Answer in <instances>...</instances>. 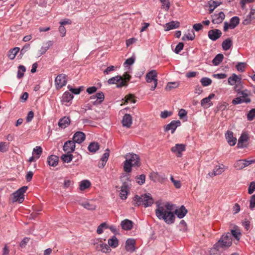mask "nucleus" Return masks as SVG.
<instances>
[{
  "mask_svg": "<svg viewBox=\"0 0 255 255\" xmlns=\"http://www.w3.org/2000/svg\"><path fill=\"white\" fill-rule=\"evenodd\" d=\"M172 209L173 205L169 202L163 204L156 203L155 213L158 219L163 220L166 224L171 225L174 223L176 218Z\"/></svg>",
  "mask_w": 255,
  "mask_h": 255,
  "instance_id": "f257e3e1",
  "label": "nucleus"
},
{
  "mask_svg": "<svg viewBox=\"0 0 255 255\" xmlns=\"http://www.w3.org/2000/svg\"><path fill=\"white\" fill-rule=\"evenodd\" d=\"M233 240L229 232L222 235L219 240L211 249V252L214 255L221 254L223 251L228 250L232 245Z\"/></svg>",
  "mask_w": 255,
  "mask_h": 255,
  "instance_id": "f03ea898",
  "label": "nucleus"
},
{
  "mask_svg": "<svg viewBox=\"0 0 255 255\" xmlns=\"http://www.w3.org/2000/svg\"><path fill=\"white\" fill-rule=\"evenodd\" d=\"M126 160L124 162V170L127 173L131 171L132 167H139L140 158L137 154L128 153L125 156Z\"/></svg>",
  "mask_w": 255,
  "mask_h": 255,
  "instance_id": "7ed1b4c3",
  "label": "nucleus"
},
{
  "mask_svg": "<svg viewBox=\"0 0 255 255\" xmlns=\"http://www.w3.org/2000/svg\"><path fill=\"white\" fill-rule=\"evenodd\" d=\"M27 189V187L24 186L19 188L15 192L13 193L12 196V202H17L19 203H21L23 202L24 193H25Z\"/></svg>",
  "mask_w": 255,
  "mask_h": 255,
  "instance_id": "20e7f679",
  "label": "nucleus"
},
{
  "mask_svg": "<svg viewBox=\"0 0 255 255\" xmlns=\"http://www.w3.org/2000/svg\"><path fill=\"white\" fill-rule=\"evenodd\" d=\"M157 77V72L155 70H153L148 72L145 76L146 81L147 83H151L152 81L154 85L150 88L151 91L155 90L157 85V79L156 78Z\"/></svg>",
  "mask_w": 255,
  "mask_h": 255,
  "instance_id": "39448f33",
  "label": "nucleus"
},
{
  "mask_svg": "<svg viewBox=\"0 0 255 255\" xmlns=\"http://www.w3.org/2000/svg\"><path fill=\"white\" fill-rule=\"evenodd\" d=\"M180 126L181 122L179 120L172 121L169 124L164 126V131L167 132L170 130L171 133L173 134L174 133L177 128Z\"/></svg>",
  "mask_w": 255,
  "mask_h": 255,
  "instance_id": "423d86ee",
  "label": "nucleus"
},
{
  "mask_svg": "<svg viewBox=\"0 0 255 255\" xmlns=\"http://www.w3.org/2000/svg\"><path fill=\"white\" fill-rule=\"evenodd\" d=\"M67 76L64 74H61L57 76L55 80V86L57 89H61L65 86L67 83Z\"/></svg>",
  "mask_w": 255,
  "mask_h": 255,
  "instance_id": "0eeeda50",
  "label": "nucleus"
},
{
  "mask_svg": "<svg viewBox=\"0 0 255 255\" xmlns=\"http://www.w3.org/2000/svg\"><path fill=\"white\" fill-rule=\"evenodd\" d=\"M249 139V136L248 132L247 131H243L239 138L237 144L238 148H243L247 147V145L244 143L247 142Z\"/></svg>",
  "mask_w": 255,
  "mask_h": 255,
  "instance_id": "6e6552de",
  "label": "nucleus"
},
{
  "mask_svg": "<svg viewBox=\"0 0 255 255\" xmlns=\"http://www.w3.org/2000/svg\"><path fill=\"white\" fill-rule=\"evenodd\" d=\"M104 99L105 96L102 92H98L95 95L91 96L90 98V100H95L92 102V104L95 106L100 105L104 101Z\"/></svg>",
  "mask_w": 255,
  "mask_h": 255,
  "instance_id": "1a4fd4ad",
  "label": "nucleus"
},
{
  "mask_svg": "<svg viewBox=\"0 0 255 255\" xmlns=\"http://www.w3.org/2000/svg\"><path fill=\"white\" fill-rule=\"evenodd\" d=\"M212 18V22L213 24H220L221 23L225 18V15L222 11L218 13H215L211 15Z\"/></svg>",
  "mask_w": 255,
  "mask_h": 255,
  "instance_id": "9d476101",
  "label": "nucleus"
},
{
  "mask_svg": "<svg viewBox=\"0 0 255 255\" xmlns=\"http://www.w3.org/2000/svg\"><path fill=\"white\" fill-rule=\"evenodd\" d=\"M185 150V145L184 144H176L174 146L171 148V151L176 153L178 157H181L182 155V152Z\"/></svg>",
  "mask_w": 255,
  "mask_h": 255,
  "instance_id": "9b49d317",
  "label": "nucleus"
},
{
  "mask_svg": "<svg viewBox=\"0 0 255 255\" xmlns=\"http://www.w3.org/2000/svg\"><path fill=\"white\" fill-rule=\"evenodd\" d=\"M222 34V31L218 29L210 30L208 32V37L212 41H216L219 39Z\"/></svg>",
  "mask_w": 255,
  "mask_h": 255,
  "instance_id": "f8f14e48",
  "label": "nucleus"
},
{
  "mask_svg": "<svg viewBox=\"0 0 255 255\" xmlns=\"http://www.w3.org/2000/svg\"><path fill=\"white\" fill-rule=\"evenodd\" d=\"M75 149V143L74 141L69 140L66 141L63 145V149L67 153H72Z\"/></svg>",
  "mask_w": 255,
  "mask_h": 255,
  "instance_id": "ddd939ff",
  "label": "nucleus"
},
{
  "mask_svg": "<svg viewBox=\"0 0 255 255\" xmlns=\"http://www.w3.org/2000/svg\"><path fill=\"white\" fill-rule=\"evenodd\" d=\"M143 204L145 207H147L151 206L153 203V199L151 197L150 194H142Z\"/></svg>",
  "mask_w": 255,
  "mask_h": 255,
  "instance_id": "4468645a",
  "label": "nucleus"
},
{
  "mask_svg": "<svg viewBox=\"0 0 255 255\" xmlns=\"http://www.w3.org/2000/svg\"><path fill=\"white\" fill-rule=\"evenodd\" d=\"M72 139L75 143H81L85 139V134L82 131H77L74 133Z\"/></svg>",
  "mask_w": 255,
  "mask_h": 255,
  "instance_id": "2eb2a0df",
  "label": "nucleus"
},
{
  "mask_svg": "<svg viewBox=\"0 0 255 255\" xmlns=\"http://www.w3.org/2000/svg\"><path fill=\"white\" fill-rule=\"evenodd\" d=\"M122 124L124 127L129 128L132 123V118L130 115L126 114L123 118Z\"/></svg>",
  "mask_w": 255,
  "mask_h": 255,
  "instance_id": "dca6fc26",
  "label": "nucleus"
},
{
  "mask_svg": "<svg viewBox=\"0 0 255 255\" xmlns=\"http://www.w3.org/2000/svg\"><path fill=\"white\" fill-rule=\"evenodd\" d=\"M226 138L228 143L231 146H234L237 142V138L233 136V132L232 131L228 130L225 133Z\"/></svg>",
  "mask_w": 255,
  "mask_h": 255,
  "instance_id": "f3484780",
  "label": "nucleus"
},
{
  "mask_svg": "<svg viewBox=\"0 0 255 255\" xmlns=\"http://www.w3.org/2000/svg\"><path fill=\"white\" fill-rule=\"evenodd\" d=\"M187 212L188 211L184 205H182L179 209H177L174 211V215H177L179 219L184 217Z\"/></svg>",
  "mask_w": 255,
  "mask_h": 255,
  "instance_id": "a211bd4d",
  "label": "nucleus"
},
{
  "mask_svg": "<svg viewBox=\"0 0 255 255\" xmlns=\"http://www.w3.org/2000/svg\"><path fill=\"white\" fill-rule=\"evenodd\" d=\"M135 241L133 239H128L126 242V250L128 252H133L135 251Z\"/></svg>",
  "mask_w": 255,
  "mask_h": 255,
  "instance_id": "6ab92c4d",
  "label": "nucleus"
},
{
  "mask_svg": "<svg viewBox=\"0 0 255 255\" xmlns=\"http://www.w3.org/2000/svg\"><path fill=\"white\" fill-rule=\"evenodd\" d=\"M215 96L213 93L210 94L208 97L203 99L201 101V105L204 108H207L211 106L213 104L211 102V100Z\"/></svg>",
  "mask_w": 255,
  "mask_h": 255,
  "instance_id": "aec40b11",
  "label": "nucleus"
},
{
  "mask_svg": "<svg viewBox=\"0 0 255 255\" xmlns=\"http://www.w3.org/2000/svg\"><path fill=\"white\" fill-rule=\"evenodd\" d=\"M133 223L131 220L125 219L121 223L122 228L125 231H129L133 228Z\"/></svg>",
  "mask_w": 255,
  "mask_h": 255,
  "instance_id": "412c9836",
  "label": "nucleus"
},
{
  "mask_svg": "<svg viewBox=\"0 0 255 255\" xmlns=\"http://www.w3.org/2000/svg\"><path fill=\"white\" fill-rule=\"evenodd\" d=\"M128 188V184L126 182H124L121 186L120 193V195L121 199L125 200L127 198Z\"/></svg>",
  "mask_w": 255,
  "mask_h": 255,
  "instance_id": "4be33fe9",
  "label": "nucleus"
},
{
  "mask_svg": "<svg viewBox=\"0 0 255 255\" xmlns=\"http://www.w3.org/2000/svg\"><path fill=\"white\" fill-rule=\"evenodd\" d=\"M71 121L68 117H64L60 119L58 122V125L62 128H65L70 124Z\"/></svg>",
  "mask_w": 255,
  "mask_h": 255,
  "instance_id": "5701e85b",
  "label": "nucleus"
},
{
  "mask_svg": "<svg viewBox=\"0 0 255 255\" xmlns=\"http://www.w3.org/2000/svg\"><path fill=\"white\" fill-rule=\"evenodd\" d=\"M59 161L58 156L55 155H51L47 158V164L50 166H56Z\"/></svg>",
  "mask_w": 255,
  "mask_h": 255,
  "instance_id": "b1692460",
  "label": "nucleus"
},
{
  "mask_svg": "<svg viewBox=\"0 0 255 255\" xmlns=\"http://www.w3.org/2000/svg\"><path fill=\"white\" fill-rule=\"evenodd\" d=\"M230 234L231 236V238L232 237H234L236 240L239 241L240 240L241 237L242 236V233L240 231V230L238 228L237 226H235L234 228V229L231 230V233Z\"/></svg>",
  "mask_w": 255,
  "mask_h": 255,
  "instance_id": "393cba45",
  "label": "nucleus"
},
{
  "mask_svg": "<svg viewBox=\"0 0 255 255\" xmlns=\"http://www.w3.org/2000/svg\"><path fill=\"white\" fill-rule=\"evenodd\" d=\"M242 78L237 75L236 74H233L232 75L228 78V83L231 85H235L236 83H241Z\"/></svg>",
  "mask_w": 255,
  "mask_h": 255,
  "instance_id": "a878e982",
  "label": "nucleus"
},
{
  "mask_svg": "<svg viewBox=\"0 0 255 255\" xmlns=\"http://www.w3.org/2000/svg\"><path fill=\"white\" fill-rule=\"evenodd\" d=\"M180 26V23L177 21H172L165 24L164 26V30L165 31H169L171 29L178 28Z\"/></svg>",
  "mask_w": 255,
  "mask_h": 255,
  "instance_id": "bb28decb",
  "label": "nucleus"
},
{
  "mask_svg": "<svg viewBox=\"0 0 255 255\" xmlns=\"http://www.w3.org/2000/svg\"><path fill=\"white\" fill-rule=\"evenodd\" d=\"M222 1H217L214 0H210L208 1V5L209 7V13H212L214 9L218 6L222 4Z\"/></svg>",
  "mask_w": 255,
  "mask_h": 255,
  "instance_id": "cd10ccee",
  "label": "nucleus"
},
{
  "mask_svg": "<svg viewBox=\"0 0 255 255\" xmlns=\"http://www.w3.org/2000/svg\"><path fill=\"white\" fill-rule=\"evenodd\" d=\"M20 48L19 47H14L10 49L7 52V57L10 59L13 60L15 58V56L19 51Z\"/></svg>",
  "mask_w": 255,
  "mask_h": 255,
  "instance_id": "c85d7f7f",
  "label": "nucleus"
},
{
  "mask_svg": "<svg viewBox=\"0 0 255 255\" xmlns=\"http://www.w3.org/2000/svg\"><path fill=\"white\" fill-rule=\"evenodd\" d=\"M108 243L109 247H111L112 248H116L119 245V240L116 236H113L111 238L108 240Z\"/></svg>",
  "mask_w": 255,
  "mask_h": 255,
  "instance_id": "c756f323",
  "label": "nucleus"
},
{
  "mask_svg": "<svg viewBox=\"0 0 255 255\" xmlns=\"http://www.w3.org/2000/svg\"><path fill=\"white\" fill-rule=\"evenodd\" d=\"M99 148L100 145L99 143L97 142H91L88 147L89 151L92 153H95Z\"/></svg>",
  "mask_w": 255,
  "mask_h": 255,
  "instance_id": "7c9ffc66",
  "label": "nucleus"
},
{
  "mask_svg": "<svg viewBox=\"0 0 255 255\" xmlns=\"http://www.w3.org/2000/svg\"><path fill=\"white\" fill-rule=\"evenodd\" d=\"M232 45V40L230 38H228L224 40L222 44V48L225 51L229 50L231 47Z\"/></svg>",
  "mask_w": 255,
  "mask_h": 255,
  "instance_id": "2f4dec72",
  "label": "nucleus"
},
{
  "mask_svg": "<svg viewBox=\"0 0 255 255\" xmlns=\"http://www.w3.org/2000/svg\"><path fill=\"white\" fill-rule=\"evenodd\" d=\"M45 46H42L40 49L39 50V56H41L46 53V52L49 49V48L52 46L53 42L52 41H48Z\"/></svg>",
  "mask_w": 255,
  "mask_h": 255,
  "instance_id": "473e14b6",
  "label": "nucleus"
},
{
  "mask_svg": "<svg viewBox=\"0 0 255 255\" xmlns=\"http://www.w3.org/2000/svg\"><path fill=\"white\" fill-rule=\"evenodd\" d=\"M74 98L73 95L68 91H66L62 96L63 102H69Z\"/></svg>",
  "mask_w": 255,
  "mask_h": 255,
  "instance_id": "72a5a7b5",
  "label": "nucleus"
},
{
  "mask_svg": "<svg viewBox=\"0 0 255 255\" xmlns=\"http://www.w3.org/2000/svg\"><path fill=\"white\" fill-rule=\"evenodd\" d=\"M133 205L136 206H139L143 204L142 195L138 196L137 195H135L133 198Z\"/></svg>",
  "mask_w": 255,
  "mask_h": 255,
  "instance_id": "f704fd0d",
  "label": "nucleus"
},
{
  "mask_svg": "<svg viewBox=\"0 0 255 255\" xmlns=\"http://www.w3.org/2000/svg\"><path fill=\"white\" fill-rule=\"evenodd\" d=\"M240 23V18L238 16H235L232 17L230 21V24L232 27V29L236 27Z\"/></svg>",
  "mask_w": 255,
  "mask_h": 255,
  "instance_id": "c9c22d12",
  "label": "nucleus"
},
{
  "mask_svg": "<svg viewBox=\"0 0 255 255\" xmlns=\"http://www.w3.org/2000/svg\"><path fill=\"white\" fill-rule=\"evenodd\" d=\"M72 153H67L63 154L61 156V159L64 162L69 163L73 159V156L71 154Z\"/></svg>",
  "mask_w": 255,
  "mask_h": 255,
  "instance_id": "e433bc0d",
  "label": "nucleus"
},
{
  "mask_svg": "<svg viewBox=\"0 0 255 255\" xmlns=\"http://www.w3.org/2000/svg\"><path fill=\"white\" fill-rule=\"evenodd\" d=\"M224 56L222 54H217L212 60L213 64L215 65H218L223 60Z\"/></svg>",
  "mask_w": 255,
  "mask_h": 255,
  "instance_id": "4c0bfd02",
  "label": "nucleus"
},
{
  "mask_svg": "<svg viewBox=\"0 0 255 255\" xmlns=\"http://www.w3.org/2000/svg\"><path fill=\"white\" fill-rule=\"evenodd\" d=\"M90 186L91 183L89 180H84L80 182L79 188L80 190L83 191L90 187Z\"/></svg>",
  "mask_w": 255,
  "mask_h": 255,
  "instance_id": "58836bf2",
  "label": "nucleus"
},
{
  "mask_svg": "<svg viewBox=\"0 0 255 255\" xmlns=\"http://www.w3.org/2000/svg\"><path fill=\"white\" fill-rule=\"evenodd\" d=\"M26 71V68L22 65H20L18 67V71L17 73V78L21 79L24 76V73Z\"/></svg>",
  "mask_w": 255,
  "mask_h": 255,
  "instance_id": "ea45409f",
  "label": "nucleus"
},
{
  "mask_svg": "<svg viewBox=\"0 0 255 255\" xmlns=\"http://www.w3.org/2000/svg\"><path fill=\"white\" fill-rule=\"evenodd\" d=\"M42 153V148L40 146H37L33 149L32 154L35 155V158L38 159Z\"/></svg>",
  "mask_w": 255,
  "mask_h": 255,
  "instance_id": "a19ab883",
  "label": "nucleus"
},
{
  "mask_svg": "<svg viewBox=\"0 0 255 255\" xmlns=\"http://www.w3.org/2000/svg\"><path fill=\"white\" fill-rule=\"evenodd\" d=\"M195 35L193 30H192L191 33L188 32V33L184 34L182 37V40L183 41H185L186 40H193L195 39Z\"/></svg>",
  "mask_w": 255,
  "mask_h": 255,
  "instance_id": "79ce46f5",
  "label": "nucleus"
},
{
  "mask_svg": "<svg viewBox=\"0 0 255 255\" xmlns=\"http://www.w3.org/2000/svg\"><path fill=\"white\" fill-rule=\"evenodd\" d=\"M234 167L237 170H241V169H243L244 168L246 167V164H245V163H244V160H237L234 164Z\"/></svg>",
  "mask_w": 255,
  "mask_h": 255,
  "instance_id": "37998d69",
  "label": "nucleus"
},
{
  "mask_svg": "<svg viewBox=\"0 0 255 255\" xmlns=\"http://www.w3.org/2000/svg\"><path fill=\"white\" fill-rule=\"evenodd\" d=\"M122 79V76L121 75H118L115 77H113L109 79L108 81V83L109 84H116L117 82H119Z\"/></svg>",
  "mask_w": 255,
  "mask_h": 255,
  "instance_id": "c03bdc74",
  "label": "nucleus"
},
{
  "mask_svg": "<svg viewBox=\"0 0 255 255\" xmlns=\"http://www.w3.org/2000/svg\"><path fill=\"white\" fill-rule=\"evenodd\" d=\"M135 179L137 184L142 185L145 181V175L144 174H141L139 176H136Z\"/></svg>",
  "mask_w": 255,
  "mask_h": 255,
  "instance_id": "a18cd8bd",
  "label": "nucleus"
},
{
  "mask_svg": "<svg viewBox=\"0 0 255 255\" xmlns=\"http://www.w3.org/2000/svg\"><path fill=\"white\" fill-rule=\"evenodd\" d=\"M179 86L178 82H169L168 83L165 89L166 91H170L172 89L176 88L178 87Z\"/></svg>",
  "mask_w": 255,
  "mask_h": 255,
  "instance_id": "49530a36",
  "label": "nucleus"
},
{
  "mask_svg": "<svg viewBox=\"0 0 255 255\" xmlns=\"http://www.w3.org/2000/svg\"><path fill=\"white\" fill-rule=\"evenodd\" d=\"M200 82L203 86L206 87L211 85L212 81L209 78L203 77L201 79Z\"/></svg>",
  "mask_w": 255,
  "mask_h": 255,
  "instance_id": "de8ad7c7",
  "label": "nucleus"
},
{
  "mask_svg": "<svg viewBox=\"0 0 255 255\" xmlns=\"http://www.w3.org/2000/svg\"><path fill=\"white\" fill-rule=\"evenodd\" d=\"M224 169L223 168L221 167L220 166H217L215 167V168L213 170V174L214 176H216L217 175H220L223 172Z\"/></svg>",
  "mask_w": 255,
  "mask_h": 255,
  "instance_id": "09e8293b",
  "label": "nucleus"
},
{
  "mask_svg": "<svg viewBox=\"0 0 255 255\" xmlns=\"http://www.w3.org/2000/svg\"><path fill=\"white\" fill-rule=\"evenodd\" d=\"M82 205L84 208L89 210H95L96 208V206L95 205L91 204L88 202L82 203Z\"/></svg>",
  "mask_w": 255,
  "mask_h": 255,
  "instance_id": "8fccbe9b",
  "label": "nucleus"
},
{
  "mask_svg": "<svg viewBox=\"0 0 255 255\" xmlns=\"http://www.w3.org/2000/svg\"><path fill=\"white\" fill-rule=\"evenodd\" d=\"M255 118V109L250 110L247 114V119L249 121H252Z\"/></svg>",
  "mask_w": 255,
  "mask_h": 255,
  "instance_id": "3c124183",
  "label": "nucleus"
},
{
  "mask_svg": "<svg viewBox=\"0 0 255 255\" xmlns=\"http://www.w3.org/2000/svg\"><path fill=\"white\" fill-rule=\"evenodd\" d=\"M108 228V226L105 222L102 223L98 227L97 233L98 234H101L103 232V228L107 229Z\"/></svg>",
  "mask_w": 255,
  "mask_h": 255,
  "instance_id": "603ef678",
  "label": "nucleus"
},
{
  "mask_svg": "<svg viewBox=\"0 0 255 255\" xmlns=\"http://www.w3.org/2000/svg\"><path fill=\"white\" fill-rule=\"evenodd\" d=\"M68 87L72 94H74L75 95L79 94L81 91L83 90L82 87H80L78 88H74L70 87L69 85Z\"/></svg>",
  "mask_w": 255,
  "mask_h": 255,
  "instance_id": "864d4df0",
  "label": "nucleus"
},
{
  "mask_svg": "<svg viewBox=\"0 0 255 255\" xmlns=\"http://www.w3.org/2000/svg\"><path fill=\"white\" fill-rule=\"evenodd\" d=\"M110 155V150L107 148L105 152L103 154L102 157L101 158L100 160L103 161L104 162H107V160L109 159V157Z\"/></svg>",
  "mask_w": 255,
  "mask_h": 255,
  "instance_id": "5fc2aeb1",
  "label": "nucleus"
},
{
  "mask_svg": "<svg viewBox=\"0 0 255 255\" xmlns=\"http://www.w3.org/2000/svg\"><path fill=\"white\" fill-rule=\"evenodd\" d=\"M184 44L183 42H179L176 46L174 49V52L176 54H179L183 50Z\"/></svg>",
  "mask_w": 255,
  "mask_h": 255,
  "instance_id": "6e6d98bb",
  "label": "nucleus"
},
{
  "mask_svg": "<svg viewBox=\"0 0 255 255\" xmlns=\"http://www.w3.org/2000/svg\"><path fill=\"white\" fill-rule=\"evenodd\" d=\"M243 226L245 228L246 231H249L251 227V222L250 221L245 219L242 222Z\"/></svg>",
  "mask_w": 255,
  "mask_h": 255,
  "instance_id": "4d7b16f0",
  "label": "nucleus"
},
{
  "mask_svg": "<svg viewBox=\"0 0 255 255\" xmlns=\"http://www.w3.org/2000/svg\"><path fill=\"white\" fill-rule=\"evenodd\" d=\"M8 144L5 142H0V151L2 152H5L8 149Z\"/></svg>",
  "mask_w": 255,
  "mask_h": 255,
  "instance_id": "13d9d810",
  "label": "nucleus"
},
{
  "mask_svg": "<svg viewBox=\"0 0 255 255\" xmlns=\"http://www.w3.org/2000/svg\"><path fill=\"white\" fill-rule=\"evenodd\" d=\"M101 251L103 253H110L111 251L110 247L106 244L103 243Z\"/></svg>",
  "mask_w": 255,
  "mask_h": 255,
  "instance_id": "bf43d9fd",
  "label": "nucleus"
},
{
  "mask_svg": "<svg viewBox=\"0 0 255 255\" xmlns=\"http://www.w3.org/2000/svg\"><path fill=\"white\" fill-rule=\"evenodd\" d=\"M172 115V112L168 111H164L161 112L160 114V117L162 119H166Z\"/></svg>",
  "mask_w": 255,
  "mask_h": 255,
  "instance_id": "052dcab7",
  "label": "nucleus"
},
{
  "mask_svg": "<svg viewBox=\"0 0 255 255\" xmlns=\"http://www.w3.org/2000/svg\"><path fill=\"white\" fill-rule=\"evenodd\" d=\"M246 64L243 62H239L236 65V68L238 71L240 72H243L245 70Z\"/></svg>",
  "mask_w": 255,
  "mask_h": 255,
  "instance_id": "680f3d73",
  "label": "nucleus"
},
{
  "mask_svg": "<svg viewBox=\"0 0 255 255\" xmlns=\"http://www.w3.org/2000/svg\"><path fill=\"white\" fill-rule=\"evenodd\" d=\"M255 207V194L251 197L250 200V208L253 210Z\"/></svg>",
  "mask_w": 255,
  "mask_h": 255,
  "instance_id": "e2e57ef3",
  "label": "nucleus"
},
{
  "mask_svg": "<svg viewBox=\"0 0 255 255\" xmlns=\"http://www.w3.org/2000/svg\"><path fill=\"white\" fill-rule=\"evenodd\" d=\"M255 190V182L252 181L251 182L250 185L248 188V193L252 194Z\"/></svg>",
  "mask_w": 255,
  "mask_h": 255,
  "instance_id": "0e129e2a",
  "label": "nucleus"
},
{
  "mask_svg": "<svg viewBox=\"0 0 255 255\" xmlns=\"http://www.w3.org/2000/svg\"><path fill=\"white\" fill-rule=\"evenodd\" d=\"M30 47V45L29 43L25 44L20 50V55H23L26 51H27Z\"/></svg>",
  "mask_w": 255,
  "mask_h": 255,
  "instance_id": "69168bd1",
  "label": "nucleus"
},
{
  "mask_svg": "<svg viewBox=\"0 0 255 255\" xmlns=\"http://www.w3.org/2000/svg\"><path fill=\"white\" fill-rule=\"evenodd\" d=\"M134 61L135 57L134 56H132L126 60L124 63V65H131L134 63Z\"/></svg>",
  "mask_w": 255,
  "mask_h": 255,
  "instance_id": "338daca9",
  "label": "nucleus"
},
{
  "mask_svg": "<svg viewBox=\"0 0 255 255\" xmlns=\"http://www.w3.org/2000/svg\"><path fill=\"white\" fill-rule=\"evenodd\" d=\"M30 238L25 237L24 238L20 243V247L21 248H24L26 247V244L29 241Z\"/></svg>",
  "mask_w": 255,
  "mask_h": 255,
  "instance_id": "774afa93",
  "label": "nucleus"
}]
</instances>
